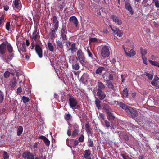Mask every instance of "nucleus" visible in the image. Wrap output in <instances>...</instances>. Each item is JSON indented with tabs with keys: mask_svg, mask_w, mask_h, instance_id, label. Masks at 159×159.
<instances>
[{
	"mask_svg": "<svg viewBox=\"0 0 159 159\" xmlns=\"http://www.w3.org/2000/svg\"><path fill=\"white\" fill-rule=\"evenodd\" d=\"M119 106L121 107L123 109H124L125 111L127 112L129 111V110L130 107L127 106L125 104L121 102H120L119 104Z\"/></svg>",
	"mask_w": 159,
	"mask_h": 159,
	"instance_id": "obj_21",
	"label": "nucleus"
},
{
	"mask_svg": "<svg viewBox=\"0 0 159 159\" xmlns=\"http://www.w3.org/2000/svg\"><path fill=\"white\" fill-rule=\"evenodd\" d=\"M97 95L99 98L101 100L103 99L106 97L105 94L103 93L102 91H98Z\"/></svg>",
	"mask_w": 159,
	"mask_h": 159,
	"instance_id": "obj_20",
	"label": "nucleus"
},
{
	"mask_svg": "<svg viewBox=\"0 0 159 159\" xmlns=\"http://www.w3.org/2000/svg\"><path fill=\"white\" fill-rule=\"evenodd\" d=\"M69 21L73 23L76 27L77 26L78 20L75 17L73 16L70 17L69 19Z\"/></svg>",
	"mask_w": 159,
	"mask_h": 159,
	"instance_id": "obj_16",
	"label": "nucleus"
},
{
	"mask_svg": "<svg viewBox=\"0 0 159 159\" xmlns=\"http://www.w3.org/2000/svg\"><path fill=\"white\" fill-rule=\"evenodd\" d=\"M78 143V141L77 140H72L71 141V144L73 147H75L77 145Z\"/></svg>",
	"mask_w": 159,
	"mask_h": 159,
	"instance_id": "obj_32",
	"label": "nucleus"
},
{
	"mask_svg": "<svg viewBox=\"0 0 159 159\" xmlns=\"http://www.w3.org/2000/svg\"><path fill=\"white\" fill-rule=\"evenodd\" d=\"M72 68L75 70H78L80 68V66L79 63L77 62L75 64H72Z\"/></svg>",
	"mask_w": 159,
	"mask_h": 159,
	"instance_id": "obj_33",
	"label": "nucleus"
},
{
	"mask_svg": "<svg viewBox=\"0 0 159 159\" xmlns=\"http://www.w3.org/2000/svg\"><path fill=\"white\" fill-rule=\"evenodd\" d=\"M107 85L108 87L111 89H113L114 88L113 85L111 82L109 80H107Z\"/></svg>",
	"mask_w": 159,
	"mask_h": 159,
	"instance_id": "obj_37",
	"label": "nucleus"
},
{
	"mask_svg": "<svg viewBox=\"0 0 159 159\" xmlns=\"http://www.w3.org/2000/svg\"><path fill=\"white\" fill-rule=\"evenodd\" d=\"M127 113H129L130 116L134 118L138 114L137 111L133 109L131 107H130L129 111L127 112Z\"/></svg>",
	"mask_w": 159,
	"mask_h": 159,
	"instance_id": "obj_12",
	"label": "nucleus"
},
{
	"mask_svg": "<svg viewBox=\"0 0 159 159\" xmlns=\"http://www.w3.org/2000/svg\"><path fill=\"white\" fill-rule=\"evenodd\" d=\"M142 59L143 60V62L144 64H147V58L145 57H142Z\"/></svg>",
	"mask_w": 159,
	"mask_h": 159,
	"instance_id": "obj_46",
	"label": "nucleus"
},
{
	"mask_svg": "<svg viewBox=\"0 0 159 159\" xmlns=\"http://www.w3.org/2000/svg\"><path fill=\"white\" fill-rule=\"evenodd\" d=\"M145 75L148 78L149 80H151L153 77V75L148 73L145 72L144 73Z\"/></svg>",
	"mask_w": 159,
	"mask_h": 159,
	"instance_id": "obj_35",
	"label": "nucleus"
},
{
	"mask_svg": "<svg viewBox=\"0 0 159 159\" xmlns=\"http://www.w3.org/2000/svg\"><path fill=\"white\" fill-rule=\"evenodd\" d=\"M98 41V40L96 38H91L89 41V43L90 44L92 43H95Z\"/></svg>",
	"mask_w": 159,
	"mask_h": 159,
	"instance_id": "obj_39",
	"label": "nucleus"
},
{
	"mask_svg": "<svg viewBox=\"0 0 159 159\" xmlns=\"http://www.w3.org/2000/svg\"><path fill=\"white\" fill-rule=\"evenodd\" d=\"M57 45L58 46L61 48H63V44L62 42L61 41L58 40L57 42Z\"/></svg>",
	"mask_w": 159,
	"mask_h": 159,
	"instance_id": "obj_40",
	"label": "nucleus"
},
{
	"mask_svg": "<svg viewBox=\"0 0 159 159\" xmlns=\"http://www.w3.org/2000/svg\"><path fill=\"white\" fill-rule=\"evenodd\" d=\"M9 75H10V73H9V72L8 71L6 72L4 74V77L6 78L8 77L9 76Z\"/></svg>",
	"mask_w": 159,
	"mask_h": 159,
	"instance_id": "obj_47",
	"label": "nucleus"
},
{
	"mask_svg": "<svg viewBox=\"0 0 159 159\" xmlns=\"http://www.w3.org/2000/svg\"><path fill=\"white\" fill-rule=\"evenodd\" d=\"M87 53L88 54V56L89 57H90L91 58H92V53L90 52V51H89V50L88 49L87 50Z\"/></svg>",
	"mask_w": 159,
	"mask_h": 159,
	"instance_id": "obj_49",
	"label": "nucleus"
},
{
	"mask_svg": "<svg viewBox=\"0 0 159 159\" xmlns=\"http://www.w3.org/2000/svg\"><path fill=\"white\" fill-rule=\"evenodd\" d=\"M47 44L48 50L51 52H53L54 51V48L52 44L50 42H48Z\"/></svg>",
	"mask_w": 159,
	"mask_h": 159,
	"instance_id": "obj_24",
	"label": "nucleus"
},
{
	"mask_svg": "<svg viewBox=\"0 0 159 159\" xmlns=\"http://www.w3.org/2000/svg\"><path fill=\"white\" fill-rule=\"evenodd\" d=\"M9 157V156L7 153L6 152H3L4 159H8Z\"/></svg>",
	"mask_w": 159,
	"mask_h": 159,
	"instance_id": "obj_44",
	"label": "nucleus"
},
{
	"mask_svg": "<svg viewBox=\"0 0 159 159\" xmlns=\"http://www.w3.org/2000/svg\"><path fill=\"white\" fill-rule=\"evenodd\" d=\"M22 88L21 87L18 88L17 91V93H20L22 92Z\"/></svg>",
	"mask_w": 159,
	"mask_h": 159,
	"instance_id": "obj_54",
	"label": "nucleus"
},
{
	"mask_svg": "<svg viewBox=\"0 0 159 159\" xmlns=\"http://www.w3.org/2000/svg\"><path fill=\"white\" fill-rule=\"evenodd\" d=\"M107 113L108 114L107 118L109 120H112L114 119L115 117L111 112L109 111H107Z\"/></svg>",
	"mask_w": 159,
	"mask_h": 159,
	"instance_id": "obj_27",
	"label": "nucleus"
},
{
	"mask_svg": "<svg viewBox=\"0 0 159 159\" xmlns=\"http://www.w3.org/2000/svg\"><path fill=\"white\" fill-rule=\"evenodd\" d=\"M86 130L87 132L89 134H91V128L89 126V124H87L85 125Z\"/></svg>",
	"mask_w": 159,
	"mask_h": 159,
	"instance_id": "obj_34",
	"label": "nucleus"
},
{
	"mask_svg": "<svg viewBox=\"0 0 159 159\" xmlns=\"http://www.w3.org/2000/svg\"><path fill=\"white\" fill-rule=\"evenodd\" d=\"M156 57L153 55H152L151 57V59L152 60H155Z\"/></svg>",
	"mask_w": 159,
	"mask_h": 159,
	"instance_id": "obj_63",
	"label": "nucleus"
},
{
	"mask_svg": "<svg viewBox=\"0 0 159 159\" xmlns=\"http://www.w3.org/2000/svg\"><path fill=\"white\" fill-rule=\"evenodd\" d=\"M110 27L111 29L112 30L113 33L114 34L120 37L123 34V32L121 30H120L118 28H116L114 29H113L112 26L110 25Z\"/></svg>",
	"mask_w": 159,
	"mask_h": 159,
	"instance_id": "obj_8",
	"label": "nucleus"
},
{
	"mask_svg": "<svg viewBox=\"0 0 159 159\" xmlns=\"http://www.w3.org/2000/svg\"><path fill=\"white\" fill-rule=\"evenodd\" d=\"M23 157L26 159H34V156L31 153L29 152H24L22 155Z\"/></svg>",
	"mask_w": 159,
	"mask_h": 159,
	"instance_id": "obj_5",
	"label": "nucleus"
},
{
	"mask_svg": "<svg viewBox=\"0 0 159 159\" xmlns=\"http://www.w3.org/2000/svg\"><path fill=\"white\" fill-rule=\"evenodd\" d=\"M32 37H32L33 39L34 40H35L36 39V38H37V36H36V35H35L34 34V33H33V34Z\"/></svg>",
	"mask_w": 159,
	"mask_h": 159,
	"instance_id": "obj_62",
	"label": "nucleus"
},
{
	"mask_svg": "<svg viewBox=\"0 0 159 159\" xmlns=\"http://www.w3.org/2000/svg\"><path fill=\"white\" fill-rule=\"evenodd\" d=\"M98 91H102V90L104 89L105 88V86L104 84L100 82H98Z\"/></svg>",
	"mask_w": 159,
	"mask_h": 159,
	"instance_id": "obj_19",
	"label": "nucleus"
},
{
	"mask_svg": "<svg viewBox=\"0 0 159 159\" xmlns=\"http://www.w3.org/2000/svg\"><path fill=\"white\" fill-rule=\"evenodd\" d=\"M6 48H7V51L9 53H11L13 51V48L8 43H6Z\"/></svg>",
	"mask_w": 159,
	"mask_h": 159,
	"instance_id": "obj_25",
	"label": "nucleus"
},
{
	"mask_svg": "<svg viewBox=\"0 0 159 159\" xmlns=\"http://www.w3.org/2000/svg\"><path fill=\"white\" fill-rule=\"evenodd\" d=\"M57 6L60 9H61L64 7V3L63 2H60L58 4Z\"/></svg>",
	"mask_w": 159,
	"mask_h": 159,
	"instance_id": "obj_43",
	"label": "nucleus"
},
{
	"mask_svg": "<svg viewBox=\"0 0 159 159\" xmlns=\"http://www.w3.org/2000/svg\"><path fill=\"white\" fill-rule=\"evenodd\" d=\"M77 55L76 59L83 65H84L85 63V59L84 54L81 50L79 49L77 51Z\"/></svg>",
	"mask_w": 159,
	"mask_h": 159,
	"instance_id": "obj_1",
	"label": "nucleus"
},
{
	"mask_svg": "<svg viewBox=\"0 0 159 159\" xmlns=\"http://www.w3.org/2000/svg\"><path fill=\"white\" fill-rule=\"evenodd\" d=\"M111 18L112 19L114 22L116 23L118 25H120L122 24V21L119 18L118 16L113 15L111 16Z\"/></svg>",
	"mask_w": 159,
	"mask_h": 159,
	"instance_id": "obj_11",
	"label": "nucleus"
},
{
	"mask_svg": "<svg viewBox=\"0 0 159 159\" xmlns=\"http://www.w3.org/2000/svg\"><path fill=\"white\" fill-rule=\"evenodd\" d=\"M67 33L66 30L65 28H62L61 32V36L63 39L64 40L66 39V36Z\"/></svg>",
	"mask_w": 159,
	"mask_h": 159,
	"instance_id": "obj_18",
	"label": "nucleus"
},
{
	"mask_svg": "<svg viewBox=\"0 0 159 159\" xmlns=\"http://www.w3.org/2000/svg\"><path fill=\"white\" fill-rule=\"evenodd\" d=\"M156 7L157 8H159V1H158L157 2L155 3Z\"/></svg>",
	"mask_w": 159,
	"mask_h": 159,
	"instance_id": "obj_56",
	"label": "nucleus"
},
{
	"mask_svg": "<svg viewBox=\"0 0 159 159\" xmlns=\"http://www.w3.org/2000/svg\"><path fill=\"white\" fill-rule=\"evenodd\" d=\"M105 124L106 126L107 127H109L110 126V123L109 122H108L107 120H105Z\"/></svg>",
	"mask_w": 159,
	"mask_h": 159,
	"instance_id": "obj_51",
	"label": "nucleus"
},
{
	"mask_svg": "<svg viewBox=\"0 0 159 159\" xmlns=\"http://www.w3.org/2000/svg\"><path fill=\"white\" fill-rule=\"evenodd\" d=\"M80 132V130L77 128L75 129L72 133V136L73 137H75Z\"/></svg>",
	"mask_w": 159,
	"mask_h": 159,
	"instance_id": "obj_29",
	"label": "nucleus"
},
{
	"mask_svg": "<svg viewBox=\"0 0 159 159\" xmlns=\"http://www.w3.org/2000/svg\"><path fill=\"white\" fill-rule=\"evenodd\" d=\"M16 83L17 81L16 78H13L10 82V85L11 88H13L16 86Z\"/></svg>",
	"mask_w": 159,
	"mask_h": 159,
	"instance_id": "obj_22",
	"label": "nucleus"
},
{
	"mask_svg": "<svg viewBox=\"0 0 159 159\" xmlns=\"http://www.w3.org/2000/svg\"><path fill=\"white\" fill-rule=\"evenodd\" d=\"M52 22L54 29L55 31H57L59 27V21L55 16H54L52 18Z\"/></svg>",
	"mask_w": 159,
	"mask_h": 159,
	"instance_id": "obj_10",
	"label": "nucleus"
},
{
	"mask_svg": "<svg viewBox=\"0 0 159 159\" xmlns=\"http://www.w3.org/2000/svg\"><path fill=\"white\" fill-rule=\"evenodd\" d=\"M39 138L43 139V140H44L46 138V137L43 136H40L39 137Z\"/></svg>",
	"mask_w": 159,
	"mask_h": 159,
	"instance_id": "obj_58",
	"label": "nucleus"
},
{
	"mask_svg": "<svg viewBox=\"0 0 159 159\" xmlns=\"http://www.w3.org/2000/svg\"><path fill=\"white\" fill-rule=\"evenodd\" d=\"M124 0L126 2L125 5V8L132 15L134 13V12L133 11L132 8L130 3L129 2V0H127L126 1L125 0Z\"/></svg>",
	"mask_w": 159,
	"mask_h": 159,
	"instance_id": "obj_6",
	"label": "nucleus"
},
{
	"mask_svg": "<svg viewBox=\"0 0 159 159\" xmlns=\"http://www.w3.org/2000/svg\"><path fill=\"white\" fill-rule=\"evenodd\" d=\"M23 131V128L21 126H20L17 130V135L18 136L20 135Z\"/></svg>",
	"mask_w": 159,
	"mask_h": 159,
	"instance_id": "obj_28",
	"label": "nucleus"
},
{
	"mask_svg": "<svg viewBox=\"0 0 159 159\" xmlns=\"http://www.w3.org/2000/svg\"><path fill=\"white\" fill-rule=\"evenodd\" d=\"M45 144L47 146H49L50 144V141L48 140V139L47 138H46L44 140Z\"/></svg>",
	"mask_w": 159,
	"mask_h": 159,
	"instance_id": "obj_45",
	"label": "nucleus"
},
{
	"mask_svg": "<svg viewBox=\"0 0 159 159\" xmlns=\"http://www.w3.org/2000/svg\"><path fill=\"white\" fill-rule=\"evenodd\" d=\"M69 104L72 109H77L79 107L77 104V102L76 99L73 97H71L69 98Z\"/></svg>",
	"mask_w": 159,
	"mask_h": 159,
	"instance_id": "obj_3",
	"label": "nucleus"
},
{
	"mask_svg": "<svg viewBox=\"0 0 159 159\" xmlns=\"http://www.w3.org/2000/svg\"><path fill=\"white\" fill-rule=\"evenodd\" d=\"M91 152L89 150H86L84 152V157L85 159H91Z\"/></svg>",
	"mask_w": 159,
	"mask_h": 159,
	"instance_id": "obj_17",
	"label": "nucleus"
},
{
	"mask_svg": "<svg viewBox=\"0 0 159 159\" xmlns=\"http://www.w3.org/2000/svg\"><path fill=\"white\" fill-rule=\"evenodd\" d=\"M17 47L19 52L22 51L23 52H25L26 51V44L25 42H23L19 46H17Z\"/></svg>",
	"mask_w": 159,
	"mask_h": 159,
	"instance_id": "obj_14",
	"label": "nucleus"
},
{
	"mask_svg": "<svg viewBox=\"0 0 159 159\" xmlns=\"http://www.w3.org/2000/svg\"><path fill=\"white\" fill-rule=\"evenodd\" d=\"M104 68L103 67H100L98 68L96 70V73L99 74L101 73L104 70Z\"/></svg>",
	"mask_w": 159,
	"mask_h": 159,
	"instance_id": "obj_38",
	"label": "nucleus"
},
{
	"mask_svg": "<svg viewBox=\"0 0 159 159\" xmlns=\"http://www.w3.org/2000/svg\"><path fill=\"white\" fill-rule=\"evenodd\" d=\"M100 101L98 99H96L95 100V103L96 105V107L98 109L101 108L100 106Z\"/></svg>",
	"mask_w": 159,
	"mask_h": 159,
	"instance_id": "obj_30",
	"label": "nucleus"
},
{
	"mask_svg": "<svg viewBox=\"0 0 159 159\" xmlns=\"http://www.w3.org/2000/svg\"><path fill=\"white\" fill-rule=\"evenodd\" d=\"M67 135L69 136H70L71 135V132L70 130H68L67 132Z\"/></svg>",
	"mask_w": 159,
	"mask_h": 159,
	"instance_id": "obj_61",
	"label": "nucleus"
},
{
	"mask_svg": "<svg viewBox=\"0 0 159 159\" xmlns=\"http://www.w3.org/2000/svg\"><path fill=\"white\" fill-rule=\"evenodd\" d=\"M4 18L2 16L0 19V25L2 24L3 22Z\"/></svg>",
	"mask_w": 159,
	"mask_h": 159,
	"instance_id": "obj_60",
	"label": "nucleus"
},
{
	"mask_svg": "<svg viewBox=\"0 0 159 159\" xmlns=\"http://www.w3.org/2000/svg\"><path fill=\"white\" fill-rule=\"evenodd\" d=\"M101 54L103 57H108L110 54L109 47L107 46H104L101 49Z\"/></svg>",
	"mask_w": 159,
	"mask_h": 159,
	"instance_id": "obj_2",
	"label": "nucleus"
},
{
	"mask_svg": "<svg viewBox=\"0 0 159 159\" xmlns=\"http://www.w3.org/2000/svg\"><path fill=\"white\" fill-rule=\"evenodd\" d=\"M159 80V78L156 76L155 77L153 80L151 82V84L157 89L159 88V86L158 85L157 83V82Z\"/></svg>",
	"mask_w": 159,
	"mask_h": 159,
	"instance_id": "obj_15",
	"label": "nucleus"
},
{
	"mask_svg": "<svg viewBox=\"0 0 159 159\" xmlns=\"http://www.w3.org/2000/svg\"><path fill=\"white\" fill-rule=\"evenodd\" d=\"M55 31L54 30H52L50 32L49 34V35L50 36V38L51 39H53L55 36Z\"/></svg>",
	"mask_w": 159,
	"mask_h": 159,
	"instance_id": "obj_41",
	"label": "nucleus"
},
{
	"mask_svg": "<svg viewBox=\"0 0 159 159\" xmlns=\"http://www.w3.org/2000/svg\"><path fill=\"white\" fill-rule=\"evenodd\" d=\"M140 52L142 57H145V55L147 54V51L146 49H143L142 47L140 48Z\"/></svg>",
	"mask_w": 159,
	"mask_h": 159,
	"instance_id": "obj_26",
	"label": "nucleus"
},
{
	"mask_svg": "<svg viewBox=\"0 0 159 159\" xmlns=\"http://www.w3.org/2000/svg\"><path fill=\"white\" fill-rule=\"evenodd\" d=\"M6 51V43H2L0 45V55L3 54Z\"/></svg>",
	"mask_w": 159,
	"mask_h": 159,
	"instance_id": "obj_13",
	"label": "nucleus"
},
{
	"mask_svg": "<svg viewBox=\"0 0 159 159\" xmlns=\"http://www.w3.org/2000/svg\"><path fill=\"white\" fill-rule=\"evenodd\" d=\"M113 76L112 74H110V75L109 76V77H108L109 80H112L113 79Z\"/></svg>",
	"mask_w": 159,
	"mask_h": 159,
	"instance_id": "obj_55",
	"label": "nucleus"
},
{
	"mask_svg": "<svg viewBox=\"0 0 159 159\" xmlns=\"http://www.w3.org/2000/svg\"><path fill=\"white\" fill-rule=\"evenodd\" d=\"M111 62L113 63V64H115L116 62V59L114 58H113L111 60Z\"/></svg>",
	"mask_w": 159,
	"mask_h": 159,
	"instance_id": "obj_59",
	"label": "nucleus"
},
{
	"mask_svg": "<svg viewBox=\"0 0 159 159\" xmlns=\"http://www.w3.org/2000/svg\"><path fill=\"white\" fill-rule=\"evenodd\" d=\"M125 53L127 56L131 57L134 56L136 54L135 52L133 49H130L128 48H125L123 46Z\"/></svg>",
	"mask_w": 159,
	"mask_h": 159,
	"instance_id": "obj_4",
	"label": "nucleus"
},
{
	"mask_svg": "<svg viewBox=\"0 0 159 159\" xmlns=\"http://www.w3.org/2000/svg\"><path fill=\"white\" fill-rule=\"evenodd\" d=\"M79 141L82 142L84 141V136L83 135H81L79 138Z\"/></svg>",
	"mask_w": 159,
	"mask_h": 159,
	"instance_id": "obj_48",
	"label": "nucleus"
},
{
	"mask_svg": "<svg viewBox=\"0 0 159 159\" xmlns=\"http://www.w3.org/2000/svg\"><path fill=\"white\" fill-rule=\"evenodd\" d=\"M22 100L23 102L24 103H26L29 100V98L27 97L23 96L22 97Z\"/></svg>",
	"mask_w": 159,
	"mask_h": 159,
	"instance_id": "obj_42",
	"label": "nucleus"
},
{
	"mask_svg": "<svg viewBox=\"0 0 159 159\" xmlns=\"http://www.w3.org/2000/svg\"><path fill=\"white\" fill-rule=\"evenodd\" d=\"M70 116H71L69 114H67L66 115L65 117L66 119L67 120H69V119H70Z\"/></svg>",
	"mask_w": 159,
	"mask_h": 159,
	"instance_id": "obj_53",
	"label": "nucleus"
},
{
	"mask_svg": "<svg viewBox=\"0 0 159 159\" xmlns=\"http://www.w3.org/2000/svg\"><path fill=\"white\" fill-rule=\"evenodd\" d=\"M34 43H31V46L30 47V48L32 49H33L34 47Z\"/></svg>",
	"mask_w": 159,
	"mask_h": 159,
	"instance_id": "obj_64",
	"label": "nucleus"
},
{
	"mask_svg": "<svg viewBox=\"0 0 159 159\" xmlns=\"http://www.w3.org/2000/svg\"><path fill=\"white\" fill-rule=\"evenodd\" d=\"M93 145V142L92 140H90L89 142L88 146L89 147H92Z\"/></svg>",
	"mask_w": 159,
	"mask_h": 159,
	"instance_id": "obj_52",
	"label": "nucleus"
},
{
	"mask_svg": "<svg viewBox=\"0 0 159 159\" xmlns=\"http://www.w3.org/2000/svg\"><path fill=\"white\" fill-rule=\"evenodd\" d=\"M10 26V23L9 22H7L6 25V29L8 30H9V27Z\"/></svg>",
	"mask_w": 159,
	"mask_h": 159,
	"instance_id": "obj_50",
	"label": "nucleus"
},
{
	"mask_svg": "<svg viewBox=\"0 0 159 159\" xmlns=\"http://www.w3.org/2000/svg\"><path fill=\"white\" fill-rule=\"evenodd\" d=\"M14 8L17 11H19L21 9V5L20 0H15L14 3Z\"/></svg>",
	"mask_w": 159,
	"mask_h": 159,
	"instance_id": "obj_9",
	"label": "nucleus"
},
{
	"mask_svg": "<svg viewBox=\"0 0 159 159\" xmlns=\"http://www.w3.org/2000/svg\"><path fill=\"white\" fill-rule=\"evenodd\" d=\"M35 50L39 57L40 58H42L43 51L39 45H36L35 47Z\"/></svg>",
	"mask_w": 159,
	"mask_h": 159,
	"instance_id": "obj_7",
	"label": "nucleus"
},
{
	"mask_svg": "<svg viewBox=\"0 0 159 159\" xmlns=\"http://www.w3.org/2000/svg\"><path fill=\"white\" fill-rule=\"evenodd\" d=\"M122 95L124 98H126L128 95V92L127 89L123 90L122 93Z\"/></svg>",
	"mask_w": 159,
	"mask_h": 159,
	"instance_id": "obj_36",
	"label": "nucleus"
},
{
	"mask_svg": "<svg viewBox=\"0 0 159 159\" xmlns=\"http://www.w3.org/2000/svg\"><path fill=\"white\" fill-rule=\"evenodd\" d=\"M9 7L7 5H6L4 6V10L5 11H7L9 9Z\"/></svg>",
	"mask_w": 159,
	"mask_h": 159,
	"instance_id": "obj_57",
	"label": "nucleus"
},
{
	"mask_svg": "<svg viewBox=\"0 0 159 159\" xmlns=\"http://www.w3.org/2000/svg\"><path fill=\"white\" fill-rule=\"evenodd\" d=\"M149 61L152 65L156 66L159 67V63L154 61H152V60H149Z\"/></svg>",
	"mask_w": 159,
	"mask_h": 159,
	"instance_id": "obj_31",
	"label": "nucleus"
},
{
	"mask_svg": "<svg viewBox=\"0 0 159 159\" xmlns=\"http://www.w3.org/2000/svg\"><path fill=\"white\" fill-rule=\"evenodd\" d=\"M70 50L71 52L73 54L75 52L76 50V47L75 44V43H72L70 44V49L69 50Z\"/></svg>",
	"mask_w": 159,
	"mask_h": 159,
	"instance_id": "obj_23",
	"label": "nucleus"
}]
</instances>
